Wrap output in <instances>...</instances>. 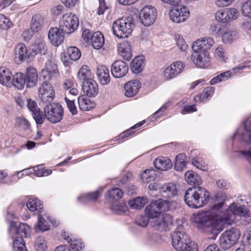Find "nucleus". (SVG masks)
I'll return each mask as SVG.
<instances>
[{
    "mask_svg": "<svg viewBox=\"0 0 251 251\" xmlns=\"http://www.w3.org/2000/svg\"><path fill=\"white\" fill-rule=\"evenodd\" d=\"M224 202L214 204L209 210L193 214L191 220L199 229L213 235H217L223 229L224 226L230 225L234 222L235 215L251 221V212L244 206L236 203L231 204L228 208L222 210Z\"/></svg>",
    "mask_w": 251,
    "mask_h": 251,
    "instance_id": "f257e3e1",
    "label": "nucleus"
},
{
    "mask_svg": "<svg viewBox=\"0 0 251 251\" xmlns=\"http://www.w3.org/2000/svg\"><path fill=\"white\" fill-rule=\"evenodd\" d=\"M214 39L210 37H204L195 41L192 44L193 52L191 60L193 63H207L210 61V56L208 51L214 44Z\"/></svg>",
    "mask_w": 251,
    "mask_h": 251,
    "instance_id": "f03ea898",
    "label": "nucleus"
},
{
    "mask_svg": "<svg viewBox=\"0 0 251 251\" xmlns=\"http://www.w3.org/2000/svg\"><path fill=\"white\" fill-rule=\"evenodd\" d=\"M209 193L201 186L189 188L185 192L184 199L188 206L199 208L205 205L209 199Z\"/></svg>",
    "mask_w": 251,
    "mask_h": 251,
    "instance_id": "7ed1b4c3",
    "label": "nucleus"
},
{
    "mask_svg": "<svg viewBox=\"0 0 251 251\" xmlns=\"http://www.w3.org/2000/svg\"><path fill=\"white\" fill-rule=\"evenodd\" d=\"M134 26L132 17L120 18L113 24V33L118 38H126L131 34Z\"/></svg>",
    "mask_w": 251,
    "mask_h": 251,
    "instance_id": "20e7f679",
    "label": "nucleus"
},
{
    "mask_svg": "<svg viewBox=\"0 0 251 251\" xmlns=\"http://www.w3.org/2000/svg\"><path fill=\"white\" fill-rule=\"evenodd\" d=\"M171 202L168 200H158L153 201L145 209L147 216L150 219H154L163 212L171 209Z\"/></svg>",
    "mask_w": 251,
    "mask_h": 251,
    "instance_id": "39448f33",
    "label": "nucleus"
},
{
    "mask_svg": "<svg viewBox=\"0 0 251 251\" xmlns=\"http://www.w3.org/2000/svg\"><path fill=\"white\" fill-rule=\"evenodd\" d=\"M180 228L178 227L171 235L172 245L177 251L186 250L191 243H196L191 241L188 235L184 231L180 230Z\"/></svg>",
    "mask_w": 251,
    "mask_h": 251,
    "instance_id": "423d86ee",
    "label": "nucleus"
},
{
    "mask_svg": "<svg viewBox=\"0 0 251 251\" xmlns=\"http://www.w3.org/2000/svg\"><path fill=\"white\" fill-rule=\"evenodd\" d=\"M45 117L52 123L60 122L63 116V109L58 103H51L47 104L44 108Z\"/></svg>",
    "mask_w": 251,
    "mask_h": 251,
    "instance_id": "0eeeda50",
    "label": "nucleus"
},
{
    "mask_svg": "<svg viewBox=\"0 0 251 251\" xmlns=\"http://www.w3.org/2000/svg\"><path fill=\"white\" fill-rule=\"evenodd\" d=\"M240 231L236 228L225 231L220 238V245L224 250H227L234 245L240 236Z\"/></svg>",
    "mask_w": 251,
    "mask_h": 251,
    "instance_id": "6e6552de",
    "label": "nucleus"
},
{
    "mask_svg": "<svg viewBox=\"0 0 251 251\" xmlns=\"http://www.w3.org/2000/svg\"><path fill=\"white\" fill-rule=\"evenodd\" d=\"M78 25L79 21L76 15L72 13L65 14L59 22L60 30L66 34H70L76 29Z\"/></svg>",
    "mask_w": 251,
    "mask_h": 251,
    "instance_id": "1a4fd4ad",
    "label": "nucleus"
},
{
    "mask_svg": "<svg viewBox=\"0 0 251 251\" xmlns=\"http://www.w3.org/2000/svg\"><path fill=\"white\" fill-rule=\"evenodd\" d=\"M173 222V217L167 213H162L151 221L152 227L159 231H167Z\"/></svg>",
    "mask_w": 251,
    "mask_h": 251,
    "instance_id": "9d476101",
    "label": "nucleus"
},
{
    "mask_svg": "<svg viewBox=\"0 0 251 251\" xmlns=\"http://www.w3.org/2000/svg\"><path fill=\"white\" fill-rule=\"evenodd\" d=\"M156 9L151 6L143 8L139 14L141 23L146 26L152 25L156 20Z\"/></svg>",
    "mask_w": 251,
    "mask_h": 251,
    "instance_id": "9b49d317",
    "label": "nucleus"
},
{
    "mask_svg": "<svg viewBox=\"0 0 251 251\" xmlns=\"http://www.w3.org/2000/svg\"><path fill=\"white\" fill-rule=\"evenodd\" d=\"M239 15L238 11L235 8H226L217 11L215 19L218 22L227 23L236 20Z\"/></svg>",
    "mask_w": 251,
    "mask_h": 251,
    "instance_id": "f8f14e48",
    "label": "nucleus"
},
{
    "mask_svg": "<svg viewBox=\"0 0 251 251\" xmlns=\"http://www.w3.org/2000/svg\"><path fill=\"white\" fill-rule=\"evenodd\" d=\"M189 15V12L187 8L181 5L175 6L169 11L170 19L176 23L184 22Z\"/></svg>",
    "mask_w": 251,
    "mask_h": 251,
    "instance_id": "ddd939ff",
    "label": "nucleus"
},
{
    "mask_svg": "<svg viewBox=\"0 0 251 251\" xmlns=\"http://www.w3.org/2000/svg\"><path fill=\"white\" fill-rule=\"evenodd\" d=\"M39 96L41 101L45 103H50L55 97L54 90L47 82H43L39 88Z\"/></svg>",
    "mask_w": 251,
    "mask_h": 251,
    "instance_id": "4468645a",
    "label": "nucleus"
},
{
    "mask_svg": "<svg viewBox=\"0 0 251 251\" xmlns=\"http://www.w3.org/2000/svg\"><path fill=\"white\" fill-rule=\"evenodd\" d=\"M15 58L20 61H25L27 63L33 61L34 55L28 53L25 45L24 43L18 44L15 50Z\"/></svg>",
    "mask_w": 251,
    "mask_h": 251,
    "instance_id": "2eb2a0df",
    "label": "nucleus"
},
{
    "mask_svg": "<svg viewBox=\"0 0 251 251\" xmlns=\"http://www.w3.org/2000/svg\"><path fill=\"white\" fill-rule=\"evenodd\" d=\"M30 228L26 224H20L17 227L12 224L9 228V233L12 236L15 233L17 236L15 238H26L29 236Z\"/></svg>",
    "mask_w": 251,
    "mask_h": 251,
    "instance_id": "dca6fc26",
    "label": "nucleus"
},
{
    "mask_svg": "<svg viewBox=\"0 0 251 251\" xmlns=\"http://www.w3.org/2000/svg\"><path fill=\"white\" fill-rule=\"evenodd\" d=\"M65 33L62 32L60 28L52 27L48 32V38L52 45L58 46L63 42Z\"/></svg>",
    "mask_w": 251,
    "mask_h": 251,
    "instance_id": "f3484780",
    "label": "nucleus"
},
{
    "mask_svg": "<svg viewBox=\"0 0 251 251\" xmlns=\"http://www.w3.org/2000/svg\"><path fill=\"white\" fill-rule=\"evenodd\" d=\"M246 68L245 66H239L234 68L232 71H227L226 72L221 73L220 75L213 78L210 81V85H215L218 82L225 81L227 80L232 75V73L234 74L240 73L242 71Z\"/></svg>",
    "mask_w": 251,
    "mask_h": 251,
    "instance_id": "a211bd4d",
    "label": "nucleus"
},
{
    "mask_svg": "<svg viewBox=\"0 0 251 251\" xmlns=\"http://www.w3.org/2000/svg\"><path fill=\"white\" fill-rule=\"evenodd\" d=\"M96 75L98 80L102 85H106L110 81V76L108 69L104 65L98 67Z\"/></svg>",
    "mask_w": 251,
    "mask_h": 251,
    "instance_id": "6ab92c4d",
    "label": "nucleus"
},
{
    "mask_svg": "<svg viewBox=\"0 0 251 251\" xmlns=\"http://www.w3.org/2000/svg\"><path fill=\"white\" fill-rule=\"evenodd\" d=\"M83 92L90 97H94L99 92V86L97 83L93 79L83 83L82 88Z\"/></svg>",
    "mask_w": 251,
    "mask_h": 251,
    "instance_id": "aec40b11",
    "label": "nucleus"
},
{
    "mask_svg": "<svg viewBox=\"0 0 251 251\" xmlns=\"http://www.w3.org/2000/svg\"><path fill=\"white\" fill-rule=\"evenodd\" d=\"M185 64H171L164 71V76L169 80L176 76L181 72L184 68Z\"/></svg>",
    "mask_w": 251,
    "mask_h": 251,
    "instance_id": "412c9836",
    "label": "nucleus"
},
{
    "mask_svg": "<svg viewBox=\"0 0 251 251\" xmlns=\"http://www.w3.org/2000/svg\"><path fill=\"white\" fill-rule=\"evenodd\" d=\"M159 192L164 198L170 199L176 195L177 190L174 183H169L160 186Z\"/></svg>",
    "mask_w": 251,
    "mask_h": 251,
    "instance_id": "4be33fe9",
    "label": "nucleus"
},
{
    "mask_svg": "<svg viewBox=\"0 0 251 251\" xmlns=\"http://www.w3.org/2000/svg\"><path fill=\"white\" fill-rule=\"evenodd\" d=\"M141 83L138 80L128 81L124 86L125 96L132 97L138 92L140 88Z\"/></svg>",
    "mask_w": 251,
    "mask_h": 251,
    "instance_id": "5701e85b",
    "label": "nucleus"
},
{
    "mask_svg": "<svg viewBox=\"0 0 251 251\" xmlns=\"http://www.w3.org/2000/svg\"><path fill=\"white\" fill-rule=\"evenodd\" d=\"M30 49L31 50V53L34 55V57L38 54H45L47 51L45 42L40 37H37L35 40Z\"/></svg>",
    "mask_w": 251,
    "mask_h": 251,
    "instance_id": "b1692460",
    "label": "nucleus"
},
{
    "mask_svg": "<svg viewBox=\"0 0 251 251\" xmlns=\"http://www.w3.org/2000/svg\"><path fill=\"white\" fill-rule=\"evenodd\" d=\"M27 87L34 86L37 82L38 74L36 69L32 67L27 68L25 75Z\"/></svg>",
    "mask_w": 251,
    "mask_h": 251,
    "instance_id": "393cba45",
    "label": "nucleus"
},
{
    "mask_svg": "<svg viewBox=\"0 0 251 251\" xmlns=\"http://www.w3.org/2000/svg\"><path fill=\"white\" fill-rule=\"evenodd\" d=\"M153 164L155 168L161 171H167L172 167L171 161L166 157L160 156L156 158Z\"/></svg>",
    "mask_w": 251,
    "mask_h": 251,
    "instance_id": "a878e982",
    "label": "nucleus"
},
{
    "mask_svg": "<svg viewBox=\"0 0 251 251\" xmlns=\"http://www.w3.org/2000/svg\"><path fill=\"white\" fill-rule=\"evenodd\" d=\"M128 67L126 64H112L111 73L115 77L121 78L127 73Z\"/></svg>",
    "mask_w": 251,
    "mask_h": 251,
    "instance_id": "bb28decb",
    "label": "nucleus"
},
{
    "mask_svg": "<svg viewBox=\"0 0 251 251\" xmlns=\"http://www.w3.org/2000/svg\"><path fill=\"white\" fill-rule=\"evenodd\" d=\"M44 19L40 14H35L32 17L30 23V28L33 32L40 31L44 25Z\"/></svg>",
    "mask_w": 251,
    "mask_h": 251,
    "instance_id": "cd10ccee",
    "label": "nucleus"
},
{
    "mask_svg": "<svg viewBox=\"0 0 251 251\" xmlns=\"http://www.w3.org/2000/svg\"><path fill=\"white\" fill-rule=\"evenodd\" d=\"M81 56V52L80 50L76 47H70L68 50L66 54H64L63 57L65 58L63 60V57H61L62 61L63 63H69L68 59H65L67 58H69L70 60L75 61L77 60Z\"/></svg>",
    "mask_w": 251,
    "mask_h": 251,
    "instance_id": "c85d7f7f",
    "label": "nucleus"
},
{
    "mask_svg": "<svg viewBox=\"0 0 251 251\" xmlns=\"http://www.w3.org/2000/svg\"><path fill=\"white\" fill-rule=\"evenodd\" d=\"M92 73L89 67L86 65L81 66L77 73L78 79L82 83L92 79Z\"/></svg>",
    "mask_w": 251,
    "mask_h": 251,
    "instance_id": "c756f323",
    "label": "nucleus"
},
{
    "mask_svg": "<svg viewBox=\"0 0 251 251\" xmlns=\"http://www.w3.org/2000/svg\"><path fill=\"white\" fill-rule=\"evenodd\" d=\"M27 208L31 212H41L43 209V204L37 198L29 199L26 203Z\"/></svg>",
    "mask_w": 251,
    "mask_h": 251,
    "instance_id": "7c9ffc66",
    "label": "nucleus"
},
{
    "mask_svg": "<svg viewBox=\"0 0 251 251\" xmlns=\"http://www.w3.org/2000/svg\"><path fill=\"white\" fill-rule=\"evenodd\" d=\"M90 41L93 47L95 49L98 50L100 49L104 44V36L101 32L97 31L93 34Z\"/></svg>",
    "mask_w": 251,
    "mask_h": 251,
    "instance_id": "2f4dec72",
    "label": "nucleus"
},
{
    "mask_svg": "<svg viewBox=\"0 0 251 251\" xmlns=\"http://www.w3.org/2000/svg\"><path fill=\"white\" fill-rule=\"evenodd\" d=\"M118 50L125 61H129L131 58V46L129 42H124L121 44Z\"/></svg>",
    "mask_w": 251,
    "mask_h": 251,
    "instance_id": "473e14b6",
    "label": "nucleus"
},
{
    "mask_svg": "<svg viewBox=\"0 0 251 251\" xmlns=\"http://www.w3.org/2000/svg\"><path fill=\"white\" fill-rule=\"evenodd\" d=\"M214 92V89L212 87H208L199 95L195 97L196 102H203L206 101L209 97H212Z\"/></svg>",
    "mask_w": 251,
    "mask_h": 251,
    "instance_id": "72a5a7b5",
    "label": "nucleus"
},
{
    "mask_svg": "<svg viewBox=\"0 0 251 251\" xmlns=\"http://www.w3.org/2000/svg\"><path fill=\"white\" fill-rule=\"evenodd\" d=\"M186 181L190 185H201L202 180L201 177L195 172L188 171L185 174Z\"/></svg>",
    "mask_w": 251,
    "mask_h": 251,
    "instance_id": "f704fd0d",
    "label": "nucleus"
},
{
    "mask_svg": "<svg viewBox=\"0 0 251 251\" xmlns=\"http://www.w3.org/2000/svg\"><path fill=\"white\" fill-rule=\"evenodd\" d=\"M62 236L70 245L72 249L73 250L79 251L84 247V243L80 240L74 239L72 236H66L65 235L62 234Z\"/></svg>",
    "mask_w": 251,
    "mask_h": 251,
    "instance_id": "c9c22d12",
    "label": "nucleus"
},
{
    "mask_svg": "<svg viewBox=\"0 0 251 251\" xmlns=\"http://www.w3.org/2000/svg\"><path fill=\"white\" fill-rule=\"evenodd\" d=\"M242 140L247 144H251V119L244 122V131L241 135Z\"/></svg>",
    "mask_w": 251,
    "mask_h": 251,
    "instance_id": "e433bc0d",
    "label": "nucleus"
},
{
    "mask_svg": "<svg viewBox=\"0 0 251 251\" xmlns=\"http://www.w3.org/2000/svg\"><path fill=\"white\" fill-rule=\"evenodd\" d=\"M78 104L80 110L88 111L93 107V104L90 99L85 95H81L78 97Z\"/></svg>",
    "mask_w": 251,
    "mask_h": 251,
    "instance_id": "4c0bfd02",
    "label": "nucleus"
},
{
    "mask_svg": "<svg viewBox=\"0 0 251 251\" xmlns=\"http://www.w3.org/2000/svg\"><path fill=\"white\" fill-rule=\"evenodd\" d=\"M100 191L97 190L93 192L82 194L78 198V201L81 203L97 200L100 195Z\"/></svg>",
    "mask_w": 251,
    "mask_h": 251,
    "instance_id": "58836bf2",
    "label": "nucleus"
},
{
    "mask_svg": "<svg viewBox=\"0 0 251 251\" xmlns=\"http://www.w3.org/2000/svg\"><path fill=\"white\" fill-rule=\"evenodd\" d=\"M13 84L19 90L24 88L25 85L26 84L25 75L22 73H16L13 76Z\"/></svg>",
    "mask_w": 251,
    "mask_h": 251,
    "instance_id": "ea45409f",
    "label": "nucleus"
},
{
    "mask_svg": "<svg viewBox=\"0 0 251 251\" xmlns=\"http://www.w3.org/2000/svg\"><path fill=\"white\" fill-rule=\"evenodd\" d=\"M13 75L12 73L5 67H0V83L2 85H6L11 80Z\"/></svg>",
    "mask_w": 251,
    "mask_h": 251,
    "instance_id": "a19ab883",
    "label": "nucleus"
},
{
    "mask_svg": "<svg viewBox=\"0 0 251 251\" xmlns=\"http://www.w3.org/2000/svg\"><path fill=\"white\" fill-rule=\"evenodd\" d=\"M148 202V200L145 197H137L128 202L130 207L134 209H140Z\"/></svg>",
    "mask_w": 251,
    "mask_h": 251,
    "instance_id": "79ce46f5",
    "label": "nucleus"
},
{
    "mask_svg": "<svg viewBox=\"0 0 251 251\" xmlns=\"http://www.w3.org/2000/svg\"><path fill=\"white\" fill-rule=\"evenodd\" d=\"M186 164V156L184 154L180 153L176 156L175 168L176 171H181L185 168Z\"/></svg>",
    "mask_w": 251,
    "mask_h": 251,
    "instance_id": "37998d69",
    "label": "nucleus"
},
{
    "mask_svg": "<svg viewBox=\"0 0 251 251\" xmlns=\"http://www.w3.org/2000/svg\"><path fill=\"white\" fill-rule=\"evenodd\" d=\"M32 174L38 177L48 176L52 173L49 169L45 170L43 165H40L32 168Z\"/></svg>",
    "mask_w": 251,
    "mask_h": 251,
    "instance_id": "c03bdc74",
    "label": "nucleus"
},
{
    "mask_svg": "<svg viewBox=\"0 0 251 251\" xmlns=\"http://www.w3.org/2000/svg\"><path fill=\"white\" fill-rule=\"evenodd\" d=\"M50 225L47 221L42 217L41 215H38V222L35 226V230L36 232L45 231L49 229Z\"/></svg>",
    "mask_w": 251,
    "mask_h": 251,
    "instance_id": "a18cd8bd",
    "label": "nucleus"
},
{
    "mask_svg": "<svg viewBox=\"0 0 251 251\" xmlns=\"http://www.w3.org/2000/svg\"><path fill=\"white\" fill-rule=\"evenodd\" d=\"M66 90H69V93L73 96H77L79 94L78 90L75 88L76 85L72 79H66L63 84Z\"/></svg>",
    "mask_w": 251,
    "mask_h": 251,
    "instance_id": "49530a36",
    "label": "nucleus"
},
{
    "mask_svg": "<svg viewBox=\"0 0 251 251\" xmlns=\"http://www.w3.org/2000/svg\"><path fill=\"white\" fill-rule=\"evenodd\" d=\"M223 33L222 40L225 43L231 42L237 38V32L235 30L227 29L223 30Z\"/></svg>",
    "mask_w": 251,
    "mask_h": 251,
    "instance_id": "de8ad7c7",
    "label": "nucleus"
},
{
    "mask_svg": "<svg viewBox=\"0 0 251 251\" xmlns=\"http://www.w3.org/2000/svg\"><path fill=\"white\" fill-rule=\"evenodd\" d=\"M34 248L37 251H46L47 249V243L43 237L37 238L35 242Z\"/></svg>",
    "mask_w": 251,
    "mask_h": 251,
    "instance_id": "09e8293b",
    "label": "nucleus"
},
{
    "mask_svg": "<svg viewBox=\"0 0 251 251\" xmlns=\"http://www.w3.org/2000/svg\"><path fill=\"white\" fill-rule=\"evenodd\" d=\"M108 195L109 199L117 200L123 196V192L118 188H114L108 191Z\"/></svg>",
    "mask_w": 251,
    "mask_h": 251,
    "instance_id": "8fccbe9b",
    "label": "nucleus"
},
{
    "mask_svg": "<svg viewBox=\"0 0 251 251\" xmlns=\"http://www.w3.org/2000/svg\"><path fill=\"white\" fill-rule=\"evenodd\" d=\"M13 247L14 251H27L25 242L21 238H15L14 240Z\"/></svg>",
    "mask_w": 251,
    "mask_h": 251,
    "instance_id": "3c124183",
    "label": "nucleus"
},
{
    "mask_svg": "<svg viewBox=\"0 0 251 251\" xmlns=\"http://www.w3.org/2000/svg\"><path fill=\"white\" fill-rule=\"evenodd\" d=\"M175 39L177 46L181 51H185L188 49V45L180 34H176Z\"/></svg>",
    "mask_w": 251,
    "mask_h": 251,
    "instance_id": "603ef678",
    "label": "nucleus"
},
{
    "mask_svg": "<svg viewBox=\"0 0 251 251\" xmlns=\"http://www.w3.org/2000/svg\"><path fill=\"white\" fill-rule=\"evenodd\" d=\"M155 175V171L148 169L146 170L142 174L141 178L144 182L149 183L154 180Z\"/></svg>",
    "mask_w": 251,
    "mask_h": 251,
    "instance_id": "864d4df0",
    "label": "nucleus"
},
{
    "mask_svg": "<svg viewBox=\"0 0 251 251\" xmlns=\"http://www.w3.org/2000/svg\"><path fill=\"white\" fill-rule=\"evenodd\" d=\"M224 28L219 23H213L210 26L209 31L211 34L215 35H221L223 32Z\"/></svg>",
    "mask_w": 251,
    "mask_h": 251,
    "instance_id": "5fc2aeb1",
    "label": "nucleus"
},
{
    "mask_svg": "<svg viewBox=\"0 0 251 251\" xmlns=\"http://www.w3.org/2000/svg\"><path fill=\"white\" fill-rule=\"evenodd\" d=\"M242 13L244 16L251 19V0L244 3L241 8Z\"/></svg>",
    "mask_w": 251,
    "mask_h": 251,
    "instance_id": "6e6d98bb",
    "label": "nucleus"
},
{
    "mask_svg": "<svg viewBox=\"0 0 251 251\" xmlns=\"http://www.w3.org/2000/svg\"><path fill=\"white\" fill-rule=\"evenodd\" d=\"M16 124L20 128L25 130L28 129L30 127L29 123L24 117H19L17 118Z\"/></svg>",
    "mask_w": 251,
    "mask_h": 251,
    "instance_id": "4d7b16f0",
    "label": "nucleus"
},
{
    "mask_svg": "<svg viewBox=\"0 0 251 251\" xmlns=\"http://www.w3.org/2000/svg\"><path fill=\"white\" fill-rule=\"evenodd\" d=\"M65 101L66 103L67 107L69 111L72 113V115H75L77 113L76 107L75 104L74 100H70L67 97L65 98Z\"/></svg>",
    "mask_w": 251,
    "mask_h": 251,
    "instance_id": "13d9d810",
    "label": "nucleus"
},
{
    "mask_svg": "<svg viewBox=\"0 0 251 251\" xmlns=\"http://www.w3.org/2000/svg\"><path fill=\"white\" fill-rule=\"evenodd\" d=\"M12 25V23L9 19L7 18L4 15L0 14V26L3 29H7L10 28Z\"/></svg>",
    "mask_w": 251,
    "mask_h": 251,
    "instance_id": "bf43d9fd",
    "label": "nucleus"
},
{
    "mask_svg": "<svg viewBox=\"0 0 251 251\" xmlns=\"http://www.w3.org/2000/svg\"><path fill=\"white\" fill-rule=\"evenodd\" d=\"M112 209L118 214H122L126 212L127 210V207L124 203H117L113 205Z\"/></svg>",
    "mask_w": 251,
    "mask_h": 251,
    "instance_id": "052dcab7",
    "label": "nucleus"
},
{
    "mask_svg": "<svg viewBox=\"0 0 251 251\" xmlns=\"http://www.w3.org/2000/svg\"><path fill=\"white\" fill-rule=\"evenodd\" d=\"M149 219L150 218L148 216H139L136 218L135 222L139 226L146 227L149 222Z\"/></svg>",
    "mask_w": 251,
    "mask_h": 251,
    "instance_id": "680f3d73",
    "label": "nucleus"
},
{
    "mask_svg": "<svg viewBox=\"0 0 251 251\" xmlns=\"http://www.w3.org/2000/svg\"><path fill=\"white\" fill-rule=\"evenodd\" d=\"M215 55L221 59V61H226L227 57L225 56L224 49L222 47H218L215 50Z\"/></svg>",
    "mask_w": 251,
    "mask_h": 251,
    "instance_id": "e2e57ef3",
    "label": "nucleus"
},
{
    "mask_svg": "<svg viewBox=\"0 0 251 251\" xmlns=\"http://www.w3.org/2000/svg\"><path fill=\"white\" fill-rule=\"evenodd\" d=\"M27 106L29 110L32 112V114L40 111V109L38 107L36 102L34 100H29L27 101Z\"/></svg>",
    "mask_w": 251,
    "mask_h": 251,
    "instance_id": "0e129e2a",
    "label": "nucleus"
},
{
    "mask_svg": "<svg viewBox=\"0 0 251 251\" xmlns=\"http://www.w3.org/2000/svg\"><path fill=\"white\" fill-rule=\"evenodd\" d=\"M46 72L50 76H53L58 73V69L56 64H48L46 67Z\"/></svg>",
    "mask_w": 251,
    "mask_h": 251,
    "instance_id": "69168bd1",
    "label": "nucleus"
},
{
    "mask_svg": "<svg viewBox=\"0 0 251 251\" xmlns=\"http://www.w3.org/2000/svg\"><path fill=\"white\" fill-rule=\"evenodd\" d=\"M131 71L133 73L138 74L141 73L144 69V64H131Z\"/></svg>",
    "mask_w": 251,
    "mask_h": 251,
    "instance_id": "338daca9",
    "label": "nucleus"
},
{
    "mask_svg": "<svg viewBox=\"0 0 251 251\" xmlns=\"http://www.w3.org/2000/svg\"><path fill=\"white\" fill-rule=\"evenodd\" d=\"M241 27L243 30L247 32L251 33V19L245 20L242 23Z\"/></svg>",
    "mask_w": 251,
    "mask_h": 251,
    "instance_id": "774afa93",
    "label": "nucleus"
}]
</instances>
